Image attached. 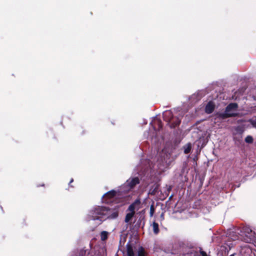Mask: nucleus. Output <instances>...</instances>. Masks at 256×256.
Returning a JSON list of instances; mask_svg holds the SVG:
<instances>
[{
	"mask_svg": "<svg viewBox=\"0 0 256 256\" xmlns=\"http://www.w3.org/2000/svg\"><path fill=\"white\" fill-rule=\"evenodd\" d=\"M138 256H145L144 250L142 247H140L138 249Z\"/></svg>",
	"mask_w": 256,
	"mask_h": 256,
	"instance_id": "f8f14e48",
	"label": "nucleus"
},
{
	"mask_svg": "<svg viewBox=\"0 0 256 256\" xmlns=\"http://www.w3.org/2000/svg\"><path fill=\"white\" fill-rule=\"evenodd\" d=\"M168 158H169V155L168 154H164V160L162 158L161 160L162 161V162L164 161V162L166 163L167 160Z\"/></svg>",
	"mask_w": 256,
	"mask_h": 256,
	"instance_id": "a211bd4d",
	"label": "nucleus"
},
{
	"mask_svg": "<svg viewBox=\"0 0 256 256\" xmlns=\"http://www.w3.org/2000/svg\"><path fill=\"white\" fill-rule=\"evenodd\" d=\"M151 226L152 228V230L156 234H158L159 232L158 224V223L154 222L151 225Z\"/></svg>",
	"mask_w": 256,
	"mask_h": 256,
	"instance_id": "6e6552de",
	"label": "nucleus"
},
{
	"mask_svg": "<svg viewBox=\"0 0 256 256\" xmlns=\"http://www.w3.org/2000/svg\"><path fill=\"white\" fill-rule=\"evenodd\" d=\"M108 233L106 231H102L100 233V238L102 240H105L108 238Z\"/></svg>",
	"mask_w": 256,
	"mask_h": 256,
	"instance_id": "9b49d317",
	"label": "nucleus"
},
{
	"mask_svg": "<svg viewBox=\"0 0 256 256\" xmlns=\"http://www.w3.org/2000/svg\"><path fill=\"white\" fill-rule=\"evenodd\" d=\"M154 212V209L153 205H152L150 207V216H152Z\"/></svg>",
	"mask_w": 256,
	"mask_h": 256,
	"instance_id": "f3484780",
	"label": "nucleus"
},
{
	"mask_svg": "<svg viewBox=\"0 0 256 256\" xmlns=\"http://www.w3.org/2000/svg\"><path fill=\"white\" fill-rule=\"evenodd\" d=\"M250 122L252 124V127L256 128V119L254 120H250Z\"/></svg>",
	"mask_w": 256,
	"mask_h": 256,
	"instance_id": "6ab92c4d",
	"label": "nucleus"
},
{
	"mask_svg": "<svg viewBox=\"0 0 256 256\" xmlns=\"http://www.w3.org/2000/svg\"><path fill=\"white\" fill-rule=\"evenodd\" d=\"M245 141L247 143H252L253 142V138L250 136H247L245 138Z\"/></svg>",
	"mask_w": 256,
	"mask_h": 256,
	"instance_id": "4468645a",
	"label": "nucleus"
},
{
	"mask_svg": "<svg viewBox=\"0 0 256 256\" xmlns=\"http://www.w3.org/2000/svg\"><path fill=\"white\" fill-rule=\"evenodd\" d=\"M128 210L130 211V212H134V214L135 213L134 212V204H132L130 206L129 208H128Z\"/></svg>",
	"mask_w": 256,
	"mask_h": 256,
	"instance_id": "dca6fc26",
	"label": "nucleus"
},
{
	"mask_svg": "<svg viewBox=\"0 0 256 256\" xmlns=\"http://www.w3.org/2000/svg\"><path fill=\"white\" fill-rule=\"evenodd\" d=\"M164 154V150H162V154H161V155L162 156V154Z\"/></svg>",
	"mask_w": 256,
	"mask_h": 256,
	"instance_id": "5701e85b",
	"label": "nucleus"
},
{
	"mask_svg": "<svg viewBox=\"0 0 256 256\" xmlns=\"http://www.w3.org/2000/svg\"><path fill=\"white\" fill-rule=\"evenodd\" d=\"M73 181H74V180L72 178L71 179V180L70 181V183L72 182Z\"/></svg>",
	"mask_w": 256,
	"mask_h": 256,
	"instance_id": "4be33fe9",
	"label": "nucleus"
},
{
	"mask_svg": "<svg viewBox=\"0 0 256 256\" xmlns=\"http://www.w3.org/2000/svg\"><path fill=\"white\" fill-rule=\"evenodd\" d=\"M202 256H208L206 254L205 252H202Z\"/></svg>",
	"mask_w": 256,
	"mask_h": 256,
	"instance_id": "aec40b11",
	"label": "nucleus"
},
{
	"mask_svg": "<svg viewBox=\"0 0 256 256\" xmlns=\"http://www.w3.org/2000/svg\"><path fill=\"white\" fill-rule=\"evenodd\" d=\"M244 232L246 234V238H244V240L246 242H255L256 240V236H254V234L252 231L248 228H244Z\"/></svg>",
	"mask_w": 256,
	"mask_h": 256,
	"instance_id": "20e7f679",
	"label": "nucleus"
},
{
	"mask_svg": "<svg viewBox=\"0 0 256 256\" xmlns=\"http://www.w3.org/2000/svg\"><path fill=\"white\" fill-rule=\"evenodd\" d=\"M127 254L128 256H134V252L132 248H128Z\"/></svg>",
	"mask_w": 256,
	"mask_h": 256,
	"instance_id": "ddd939ff",
	"label": "nucleus"
},
{
	"mask_svg": "<svg viewBox=\"0 0 256 256\" xmlns=\"http://www.w3.org/2000/svg\"><path fill=\"white\" fill-rule=\"evenodd\" d=\"M134 216V212H133L128 213L125 218V220H124L125 222H129L131 220V219Z\"/></svg>",
	"mask_w": 256,
	"mask_h": 256,
	"instance_id": "9d476101",
	"label": "nucleus"
},
{
	"mask_svg": "<svg viewBox=\"0 0 256 256\" xmlns=\"http://www.w3.org/2000/svg\"><path fill=\"white\" fill-rule=\"evenodd\" d=\"M87 254L86 250H81L77 256H87Z\"/></svg>",
	"mask_w": 256,
	"mask_h": 256,
	"instance_id": "2eb2a0df",
	"label": "nucleus"
},
{
	"mask_svg": "<svg viewBox=\"0 0 256 256\" xmlns=\"http://www.w3.org/2000/svg\"><path fill=\"white\" fill-rule=\"evenodd\" d=\"M118 216L117 210H111L103 206H95L89 212L88 220H98L99 224L106 219H115Z\"/></svg>",
	"mask_w": 256,
	"mask_h": 256,
	"instance_id": "f257e3e1",
	"label": "nucleus"
},
{
	"mask_svg": "<svg viewBox=\"0 0 256 256\" xmlns=\"http://www.w3.org/2000/svg\"><path fill=\"white\" fill-rule=\"evenodd\" d=\"M164 120L166 121L171 128H174L178 126L180 120L178 118H174L172 113L171 111H166L163 113Z\"/></svg>",
	"mask_w": 256,
	"mask_h": 256,
	"instance_id": "f03ea898",
	"label": "nucleus"
},
{
	"mask_svg": "<svg viewBox=\"0 0 256 256\" xmlns=\"http://www.w3.org/2000/svg\"><path fill=\"white\" fill-rule=\"evenodd\" d=\"M116 194V191L110 190L104 194L102 198V200L104 202L110 203L112 201V198H114Z\"/></svg>",
	"mask_w": 256,
	"mask_h": 256,
	"instance_id": "39448f33",
	"label": "nucleus"
},
{
	"mask_svg": "<svg viewBox=\"0 0 256 256\" xmlns=\"http://www.w3.org/2000/svg\"><path fill=\"white\" fill-rule=\"evenodd\" d=\"M238 106L236 103L229 104L226 108L224 113L221 114L222 118L234 116L237 115Z\"/></svg>",
	"mask_w": 256,
	"mask_h": 256,
	"instance_id": "7ed1b4c3",
	"label": "nucleus"
},
{
	"mask_svg": "<svg viewBox=\"0 0 256 256\" xmlns=\"http://www.w3.org/2000/svg\"><path fill=\"white\" fill-rule=\"evenodd\" d=\"M215 105L212 102H209L206 105L205 108V112L206 113L210 114H211L214 110Z\"/></svg>",
	"mask_w": 256,
	"mask_h": 256,
	"instance_id": "0eeeda50",
	"label": "nucleus"
},
{
	"mask_svg": "<svg viewBox=\"0 0 256 256\" xmlns=\"http://www.w3.org/2000/svg\"><path fill=\"white\" fill-rule=\"evenodd\" d=\"M196 94H194V95H192V96H191L190 98H191V99H194V98H196Z\"/></svg>",
	"mask_w": 256,
	"mask_h": 256,
	"instance_id": "412c9836",
	"label": "nucleus"
},
{
	"mask_svg": "<svg viewBox=\"0 0 256 256\" xmlns=\"http://www.w3.org/2000/svg\"><path fill=\"white\" fill-rule=\"evenodd\" d=\"M140 180L138 178H130L127 180L124 184L128 186V190L132 188L136 184H139Z\"/></svg>",
	"mask_w": 256,
	"mask_h": 256,
	"instance_id": "423d86ee",
	"label": "nucleus"
},
{
	"mask_svg": "<svg viewBox=\"0 0 256 256\" xmlns=\"http://www.w3.org/2000/svg\"><path fill=\"white\" fill-rule=\"evenodd\" d=\"M191 144L190 143L187 144L184 146V153L187 154L189 153L191 150Z\"/></svg>",
	"mask_w": 256,
	"mask_h": 256,
	"instance_id": "1a4fd4ad",
	"label": "nucleus"
}]
</instances>
